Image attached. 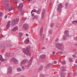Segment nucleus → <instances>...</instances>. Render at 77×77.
Listing matches in <instances>:
<instances>
[{"label": "nucleus", "instance_id": "obj_1", "mask_svg": "<svg viewBox=\"0 0 77 77\" xmlns=\"http://www.w3.org/2000/svg\"><path fill=\"white\" fill-rule=\"evenodd\" d=\"M33 59V57H32L31 58L29 61H28L27 60L25 59L23 60L20 62V63L22 65L26 64V63H27V64L26 65V66L29 67L32 64V62Z\"/></svg>", "mask_w": 77, "mask_h": 77}, {"label": "nucleus", "instance_id": "obj_2", "mask_svg": "<svg viewBox=\"0 0 77 77\" xmlns=\"http://www.w3.org/2000/svg\"><path fill=\"white\" fill-rule=\"evenodd\" d=\"M30 46H28L26 47V49L23 48V53L25 54H26L27 56H31V53L30 52Z\"/></svg>", "mask_w": 77, "mask_h": 77}, {"label": "nucleus", "instance_id": "obj_3", "mask_svg": "<svg viewBox=\"0 0 77 77\" xmlns=\"http://www.w3.org/2000/svg\"><path fill=\"white\" fill-rule=\"evenodd\" d=\"M23 8V4L21 3L18 7V10L20 12L21 15H24V10H22Z\"/></svg>", "mask_w": 77, "mask_h": 77}, {"label": "nucleus", "instance_id": "obj_4", "mask_svg": "<svg viewBox=\"0 0 77 77\" xmlns=\"http://www.w3.org/2000/svg\"><path fill=\"white\" fill-rule=\"evenodd\" d=\"M4 5L5 11H8V8L9 6V0H5L4 1Z\"/></svg>", "mask_w": 77, "mask_h": 77}, {"label": "nucleus", "instance_id": "obj_5", "mask_svg": "<svg viewBox=\"0 0 77 77\" xmlns=\"http://www.w3.org/2000/svg\"><path fill=\"white\" fill-rule=\"evenodd\" d=\"M18 21H19V18H17L13 19L11 21L12 25H15V24H17L18 23Z\"/></svg>", "mask_w": 77, "mask_h": 77}, {"label": "nucleus", "instance_id": "obj_6", "mask_svg": "<svg viewBox=\"0 0 77 77\" xmlns=\"http://www.w3.org/2000/svg\"><path fill=\"white\" fill-rule=\"evenodd\" d=\"M29 26L28 24H24L22 27L23 29V30H27L29 29Z\"/></svg>", "mask_w": 77, "mask_h": 77}, {"label": "nucleus", "instance_id": "obj_7", "mask_svg": "<svg viewBox=\"0 0 77 77\" xmlns=\"http://www.w3.org/2000/svg\"><path fill=\"white\" fill-rule=\"evenodd\" d=\"M12 72V67H9L8 71L7 74H8V75H10Z\"/></svg>", "mask_w": 77, "mask_h": 77}, {"label": "nucleus", "instance_id": "obj_8", "mask_svg": "<svg viewBox=\"0 0 77 77\" xmlns=\"http://www.w3.org/2000/svg\"><path fill=\"white\" fill-rule=\"evenodd\" d=\"M62 3H60L59 5L58 8H57V10L59 11L60 12V13L62 10Z\"/></svg>", "mask_w": 77, "mask_h": 77}, {"label": "nucleus", "instance_id": "obj_9", "mask_svg": "<svg viewBox=\"0 0 77 77\" xmlns=\"http://www.w3.org/2000/svg\"><path fill=\"white\" fill-rule=\"evenodd\" d=\"M45 13V9H43L42 10V20H43V19H44V18Z\"/></svg>", "mask_w": 77, "mask_h": 77}, {"label": "nucleus", "instance_id": "obj_10", "mask_svg": "<svg viewBox=\"0 0 77 77\" xmlns=\"http://www.w3.org/2000/svg\"><path fill=\"white\" fill-rule=\"evenodd\" d=\"M63 45V43H57L55 45V46L57 48L59 49L60 47L62 46Z\"/></svg>", "mask_w": 77, "mask_h": 77}, {"label": "nucleus", "instance_id": "obj_11", "mask_svg": "<svg viewBox=\"0 0 77 77\" xmlns=\"http://www.w3.org/2000/svg\"><path fill=\"white\" fill-rule=\"evenodd\" d=\"M64 35L65 36H66V37H69V31H66L64 32Z\"/></svg>", "mask_w": 77, "mask_h": 77}, {"label": "nucleus", "instance_id": "obj_12", "mask_svg": "<svg viewBox=\"0 0 77 77\" xmlns=\"http://www.w3.org/2000/svg\"><path fill=\"white\" fill-rule=\"evenodd\" d=\"M11 26V21H9L8 22L7 24L6 25V28L7 29H8L9 27H10V26Z\"/></svg>", "mask_w": 77, "mask_h": 77}, {"label": "nucleus", "instance_id": "obj_13", "mask_svg": "<svg viewBox=\"0 0 77 77\" xmlns=\"http://www.w3.org/2000/svg\"><path fill=\"white\" fill-rule=\"evenodd\" d=\"M51 66H52V64L50 63H49L46 66V68H50V67H51Z\"/></svg>", "mask_w": 77, "mask_h": 77}, {"label": "nucleus", "instance_id": "obj_14", "mask_svg": "<svg viewBox=\"0 0 77 77\" xmlns=\"http://www.w3.org/2000/svg\"><path fill=\"white\" fill-rule=\"evenodd\" d=\"M18 30V26H17L15 27L14 28H13L12 29V31H15V32L16 30Z\"/></svg>", "mask_w": 77, "mask_h": 77}, {"label": "nucleus", "instance_id": "obj_15", "mask_svg": "<svg viewBox=\"0 0 77 77\" xmlns=\"http://www.w3.org/2000/svg\"><path fill=\"white\" fill-rule=\"evenodd\" d=\"M45 57V56L44 54H42L40 56V59H44Z\"/></svg>", "mask_w": 77, "mask_h": 77}, {"label": "nucleus", "instance_id": "obj_16", "mask_svg": "<svg viewBox=\"0 0 77 77\" xmlns=\"http://www.w3.org/2000/svg\"><path fill=\"white\" fill-rule=\"evenodd\" d=\"M42 32H43V27H42L40 32V36L42 35Z\"/></svg>", "mask_w": 77, "mask_h": 77}, {"label": "nucleus", "instance_id": "obj_17", "mask_svg": "<svg viewBox=\"0 0 77 77\" xmlns=\"http://www.w3.org/2000/svg\"><path fill=\"white\" fill-rule=\"evenodd\" d=\"M0 60L1 62H3L5 60L3 58V57H2V55H0Z\"/></svg>", "mask_w": 77, "mask_h": 77}, {"label": "nucleus", "instance_id": "obj_18", "mask_svg": "<svg viewBox=\"0 0 77 77\" xmlns=\"http://www.w3.org/2000/svg\"><path fill=\"white\" fill-rule=\"evenodd\" d=\"M42 69H43V66H41L39 68L38 72H40V71H41L42 70Z\"/></svg>", "mask_w": 77, "mask_h": 77}, {"label": "nucleus", "instance_id": "obj_19", "mask_svg": "<svg viewBox=\"0 0 77 77\" xmlns=\"http://www.w3.org/2000/svg\"><path fill=\"white\" fill-rule=\"evenodd\" d=\"M29 43V40L27 39H26L24 41V43L26 44H28V43Z\"/></svg>", "mask_w": 77, "mask_h": 77}, {"label": "nucleus", "instance_id": "obj_20", "mask_svg": "<svg viewBox=\"0 0 77 77\" xmlns=\"http://www.w3.org/2000/svg\"><path fill=\"white\" fill-rule=\"evenodd\" d=\"M14 64H16V65H18L19 64V62H18V60H17V59L15 60V61H14Z\"/></svg>", "mask_w": 77, "mask_h": 77}, {"label": "nucleus", "instance_id": "obj_21", "mask_svg": "<svg viewBox=\"0 0 77 77\" xmlns=\"http://www.w3.org/2000/svg\"><path fill=\"white\" fill-rule=\"evenodd\" d=\"M59 49V50H61V51H63L64 50V47L63 46V45L60 46Z\"/></svg>", "mask_w": 77, "mask_h": 77}, {"label": "nucleus", "instance_id": "obj_22", "mask_svg": "<svg viewBox=\"0 0 77 77\" xmlns=\"http://www.w3.org/2000/svg\"><path fill=\"white\" fill-rule=\"evenodd\" d=\"M16 59L14 58H12L10 59V61H11V62H14L15 61V60H16Z\"/></svg>", "mask_w": 77, "mask_h": 77}, {"label": "nucleus", "instance_id": "obj_23", "mask_svg": "<svg viewBox=\"0 0 77 77\" xmlns=\"http://www.w3.org/2000/svg\"><path fill=\"white\" fill-rule=\"evenodd\" d=\"M5 55L7 57H9L11 56V54L10 53H6L5 54Z\"/></svg>", "mask_w": 77, "mask_h": 77}, {"label": "nucleus", "instance_id": "obj_24", "mask_svg": "<svg viewBox=\"0 0 77 77\" xmlns=\"http://www.w3.org/2000/svg\"><path fill=\"white\" fill-rule=\"evenodd\" d=\"M0 46L2 48H4L5 47V45H4V44L1 45Z\"/></svg>", "mask_w": 77, "mask_h": 77}, {"label": "nucleus", "instance_id": "obj_25", "mask_svg": "<svg viewBox=\"0 0 77 77\" xmlns=\"http://www.w3.org/2000/svg\"><path fill=\"white\" fill-rule=\"evenodd\" d=\"M17 71H18V72H20V71H22V69H21L20 68H18L17 69Z\"/></svg>", "mask_w": 77, "mask_h": 77}, {"label": "nucleus", "instance_id": "obj_26", "mask_svg": "<svg viewBox=\"0 0 77 77\" xmlns=\"http://www.w3.org/2000/svg\"><path fill=\"white\" fill-rule=\"evenodd\" d=\"M34 18L37 19L38 18V16H37L36 15H35L32 19V20H34Z\"/></svg>", "mask_w": 77, "mask_h": 77}, {"label": "nucleus", "instance_id": "obj_27", "mask_svg": "<svg viewBox=\"0 0 77 77\" xmlns=\"http://www.w3.org/2000/svg\"><path fill=\"white\" fill-rule=\"evenodd\" d=\"M72 24H77V20L73 21L72 22Z\"/></svg>", "mask_w": 77, "mask_h": 77}, {"label": "nucleus", "instance_id": "obj_28", "mask_svg": "<svg viewBox=\"0 0 77 77\" xmlns=\"http://www.w3.org/2000/svg\"><path fill=\"white\" fill-rule=\"evenodd\" d=\"M12 7H10L9 8H8V11L9 12H10L11 11H12Z\"/></svg>", "mask_w": 77, "mask_h": 77}, {"label": "nucleus", "instance_id": "obj_29", "mask_svg": "<svg viewBox=\"0 0 77 77\" xmlns=\"http://www.w3.org/2000/svg\"><path fill=\"white\" fill-rule=\"evenodd\" d=\"M54 26V23H52L51 24V27H53Z\"/></svg>", "mask_w": 77, "mask_h": 77}, {"label": "nucleus", "instance_id": "obj_30", "mask_svg": "<svg viewBox=\"0 0 77 77\" xmlns=\"http://www.w3.org/2000/svg\"><path fill=\"white\" fill-rule=\"evenodd\" d=\"M40 12H41V9L38 10L37 11V13L38 14H40Z\"/></svg>", "mask_w": 77, "mask_h": 77}, {"label": "nucleus", "instance_id": "obj_31", "mask_svg": "<svg viewBox=\"0 0 77 77\" xmlns=\"http://www.w3.org/2000/svg\"><path fill=\"white\" fill-rule=\"evenodd\" d=\"M65 6L66 8H68V3L66 2L65 4Z\"/></svg>", "mask_w": 77, "mask_h": 77}, {"label": "nucleus", "instance_id": "obj_32", "mask_svg": "<svg viewBox=\"0 0 77 77\" xmlns=\"http://www.w3.org/2000/svg\"><path fill=\"white\" fill-rule=\"evenodd\" d=\"M61 77H65V75L63 73H61Z\"/></svg>", "mask_w": 77, "mask_h": 77}, {"label": "nucleus", "instance_id": "obj_33", "mask_svg": "<svg viewBox=\"0 0 77 77\" xmlns=\"http://www.w3.org/2000/svg\"><path fill=\"white\" fill-rule=\"evenodd\" d=\"M23 36V33L21 32H20L19 33V37H21Z\"/></svg>", "mask_w": 77, "mask_h": 77}, {"label": "nucleus", "instance_id": "obj_34", "mask_svg": "<svg viewBox=\"0 0 77 77\" xmlns=\"http://www.w3.org/2000/svg\"><path fill=\"white\" fill-rule=\"evenodd\" d=\"M59 41V38H57V39H56L55 40V42H56V43H57V42H58V41Z\"/></svg>", "mask_w": 77, "mask_h": 77}, {"label": "nucleus", "instance_id": "obj_35", "mask_svg": "<svg viewBox=\"0 0 77 77\" xmlns=\"http://www.w3.org/2000/svg\"><path fill=\"white\" fill-rule=\"evenodd\" d=\"M7 47H11V44H10V43H8V44H7Z\"/></svg>", "mask_w": 77, "mask_h": 77}, {"label": "nucleus", "instance_id": "obj_36", "mask_svg": "<svg viewBox=\"0 0 77 77\" xmlns=\"http://www.w3.org/2000/svg\"><path fill=\"white\" fill-rule=\"evenodd\" d=\"M69 61L70 62H72L73 61L72 59L71 58H69Z\"/></svg>", "mask_w": 77, "mask_h": 77}, {"label": "nucleus", "instance_id": "obj_37", "mask_svg": "<svg viewBox=\"0 0 77 77\" xmlns=\"http://www.w3.org/2000/svg\"><path fill=\"white\" fill-rule=\"evenodd\" d=\"M49 34H51V33H52V30H49Z\"/></svg>", "mask_w": 77, "mask_h": 77}, {"label": "nucleus", "instance_id": "obj_38", "mask_svg": "<svg viewBox=\"0 0 77 77\" xmlns=\"http://www.w3.org/2000/svg\"><path fill=\"white\" fill-rule=\"evenodd\" d=\"M33 12H36L37 11L35 9H34L32 10Z\"/></svg>", "mask_w": 77, "mask_h": 77}, {"label": "nucleus", "instance_id": "obj_39", "mask_svg": "<svg viewBox=\"0 0 77 77\" xmlns=\"http://www.w3.org/2000/svg\"><path fill=\"white\" fill-rule=\"evenodd\" d=\"M66 35H64L63 37V39H64V40H65L66 39Z\"/></svg>", "mask_w": 77, "mask_h": 77}, {"label": "nucleus", "instance_id": "obj_40", "mask_svg": "<svg viewBox=\"0 0 77 77\" xmlns=\"http://www.w3.org/2000/svg\"><path fill=\"white\" fill-rule=\"evenodd\" d=\"M66 62L65 61V60H64V62H61V63L63 65H64L65 64V63Z\"/></svg>", "mask_w": 77, "mask_h": 77}, {"label": "nucleus", "instance_id": "obj_41", "mask_svg": "<svg viewBox=\"0 0 77 77\" xmlns=\"http://www.w3.org/2000/svg\"><path fill=\"white\" fill-rule=\"evenodd\" d=\"M0 16L1 17H3V13L2 12L0 13Z\"/></svg>", "mask_w": 77, "mask_h": 77}, {"label": "nucleus", "instance_id": "obj_42", "mask_svg": "<svg viewBox=\"0 0 77 77\" xmlns=\"http://www.w3.org/2000/svg\"><path fill=\"white\" fill-rule=\"evenodd\" d=\"M65 68L64 66H62L61 67L60 69H64V68Z\"/></svg>", "mask_w": 77, "mask_h": 77}, {"label": "nucleus", "instance_id": "obj_43", "mask_svg": "<svg viewBox=\"0 0 77 77\" xmlns=\"http://www.w3.org/2000/svg\"><path fill=\"white\" fill-rule=\"evenodd\" d=\"M60 54H63V52H62V51H60Z\"/></svg>", "mask_w": 77, "mask_h": 77}, {"label": "nucleus", "instance_id": "obj_44", "mask_svg": "<svg viewBox=\"0 0 77 77\" xmlns=\"http://www.w3.org/2000/svg\"><path fill=\"white\" fill-rule=\"evenodd\" d=\"M22 71H23V70H24V67L22 66Z\"/></svg>", "mask_w": 77, "mask_h": 77}, {"label": "nucleus", "instance_id": "obj_45", "mask_svg": "<svg viewBox=\"0 0 77 77\" xmlns=\"http://www.w3.org/2000/svg\"><path fill=\"white\" fill-rule=\"evenodd\" d=\"M72 56L73 57H75V54H74L72 55Z\"/></svg>", "mask_w": 77, "mask_h": 77}, {"label": "nucleus", "instance_id": "obj_46", "mask_svg": "<svg viewBox=\"0 0 77 77\" xmlns=\"http://www.w3.org/2000/svg\"><path fill=\"white\" fill-rule=\"evenodd\" d=\"M7 18H8V16H7V15H5V19H6Z\"/></svg>", "mask_w": 77, "mask_h": 77}, {"label": "nucleus", "instance_id": "obj_47", "mask_svg": "<svg viewBox=\"0 0 77 77\" xmlns=\"http://www.w3.org/2000/svg\"><path fill=\"white\" fill-rule=\"evenodd\" d=\"M69 75L70 76H71V73H69L68 74V75H67V76H68V75Z\"/></svg>", "mask_w": 77, "mask_h": 77}, {"label": "nucleus", "instance_id": "obj_48", "mask_svg": "<svg viewBox=\"0 0 77 77\" xmlns=\"http://www.w3.org/2000/svg\"><path fill=\"white\" fill-rule=\"evenodd\" d=\"M57 63V61H54V64H56V63Z\"/></svg>", "mask_w": 77, "mask_h": 77}, {"label": "nucleus", "instance_id": "obj_49", "mask_svg": "<svg viewBox=\"0 0 77 77\" xmlns=\"http://www.w3.org/2000/svg\"><path fill=\"white\" fill-rule=\"evenodd\" d=\"M34 15H35V14H34L32 13V17H34Z\"/></svg>", "mask_w": 77, "mask_h": 77}, {"label": "nucleus", "instance_id": "obj_50", "mask_svg": "<svg viewBox=\"0 0 77 77\" xmlns=\"http://www.w3.org/2000/svg\"><path fill=\"white\" fill-rule=\"evenodd\" d=\"M26 36H29V34H27V33H26Z\"/></svg>", "mask_w": 77, "mask_h": 77}, {"label": "nucleus", "instance_id": "obj_51", "mask_svg": "<svg viewBox=\"0 0 77 77\" xmlns=\"http://www.w3.org/2000/svg\"><path fill=\"white\" fill-rule=\"evenodd\" d=\"M53 54H55V52H54V51H53Z\"/></svg>", "mask_w": 77, "mask_h": 77}, {"label": "nucleus", "instance_id": "obj_52", "mask_svg": "<svg viewBox=\"0 0 77 77\" xmlns=\"http://www.w3.org/2000/svg\"><path fill=\"white\" fill-rule=\"evenodd\" d=\"M42 49L43 50H44V49H45V47L42 48Z\"/></svg>", "mask_w": 77, "mask_h": 77}, {"label": "nucleus", "instance_id": "obj_53", "mask_svg": "<svg viewBox=\"0 0 77 77\" xmlns=\"http://www.w3.org/2000/svg\"><path fill=\"white\" fill-rule=\"evenodd\" d=\"M18 2H19V0H17V1H16L17 3H18Z\"/></svg>", "mask_w": 77, "mask_h": 77}, {"label": "nucleus", "instance_id": "obj_54", "mask_svg": "<svg viewBox=\"0 0 77 77\" xmlns=\"http://www.w3.org/2000/svg\"><path fill=\"white\" fill-rule=\"evenodd\" d=\"M74 66H75V67H77V65L76 64H75Z\"/></svg>", "mask_w": 77, "mask_h": 77}, {"label": "nucleus", "instance_id": "obj_55", "mask_svg": "<svg viewBox=\"0 0 77 77\" xmlns=\"http://www.w3.org/2000/svg\"><path fill=\"white\" fill-rule=\"evenodd\" d=\"M48 38H47L46 40L45 41H48Z\"/></svg>", "mask_w": 77, "mask_h": 77}, {"label": "nucleus", "instance_id": "obj_56", "mask_svg": "<svg viewBox=\"0 0 77 77\" xmlns=\"http://www.w3.org/2000/svg\"><path fill=\"white\" fill-rule=\"evenodd\" d=\"M32 0H27V1L28 2H30V1H32Z\"/></svg>", "mask_w": 77, "mask_h": 77}, {"label": "nucleus", "instance_id": "obj_57", "mask_svg": "<svg viewBox=\"0 0 77 77\" xmlns=\"http://www.w3.org/2000/svg\"><path fill=\"white\" fill-rule=\"evenodd\" d=\"M25 20H27V17H25Z\"/></svg>", "mask_w": 77, "mask_h": 77}, {"label": "nucleus", "instance_id": "obj_58", "mask_svg": "<svg viewBox=\"0 0 77 77\" xmlns=\"http://www.w3.org/2000/svg\"><path fill=\"white\" fill-rule=\"evenodd\" d=\"M56 27L57 28H58V27H59V26H56Z\"/></svg>", "mask_w": 77, "mask_h": 77}, {"label": "nucleus", "instance_id": "obj_59", "mask_svg": "<svg viewBox=\"0 0 77 77\" xmlns=\"http://www.w3.org/2000/svg\"><path fill=\"white\" fill-rule=\"evenodd\" d=\"M32 12H33V11H32V10L31 12V14H32Z\"/></svg>", "mask_w": 77, "mask_h": 77}, {"label": "nucleus", "instance_id": "obj_60", "mask_svg": "<svg viewBox=\"0 0 77 77\" xmlns=\"http://www.w3.org/2000/svg\"><path fill=\"white\" fill-rule=\"evenodd\" d=\"M44 35H43V39H44Z\"/></svg>", "mask_w": 77, "mask_h": 77}, {"label": "nucleus", "instance_id": "obj_61", "mask_svg": "<svg viewBox=\"0 0 77 77\" xmlns=\"http://www.w3.org/2000/svg\"><path fill=\"white\" fill-rule=\"evenodd\" d=\"M62 71H64V69H62Z\"/></svg>", "mask_w": 77, "mask_h": 77}, {"label": "nucleus", "instance_id": "obj_62", "mask_svg": "<svg viewBox=\"0 0 77 77\" xmlns=\"http://www.w3.org/2000/svg\"><path fill=\"white\" fill-rule=\"evenodd\" d=\"M14 2H15V1H16V0H13Z\"/></svg>", "mask_w": 77, "mask_h": 77}, {"label": "nucleus", "instance_id": "obj_63", "mask_svg": "<svg viewBox=\"0 0 77 77\" xmlns=\"http://www.w3.org/2000/svg\"><path fill=\"white\" fill-rule=\"evenodd\" d=\"M22 1H23V2H24V0H22Z\"/></svg>", "mask_w": 77, "mask_h": 77}, {"label": "nucleus", "instance_id": "obj_64", "mask_svg": "<svg viewBox=\"0 0 77 77\" xmlns=\"http://www.w3.org/2000/svg\"><path fill=\"white\" fill-rule=\"evenodd\" d=\"M51 5H52V2L51 3Z\"/></svg>", "mask_w": 77, "mask_h": 77}]
</instances>
